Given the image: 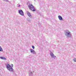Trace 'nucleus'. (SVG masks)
<instances>
[{
  "label": "nucleus",
  "mask_w": 76,
  "mask_h": 76,
  "mask_svg": "<svg viewBox=\"0 0 76 76\" xmlns=\"http://www.w3.org/2000/svg\"><path fill=\"white\" fill-rule=\"evenodd\" d=\"M50 55L51 56V58H54V59H55L56 57V56H55V55H54V54L52 52H50Z\"/></svg>",
  "instance_id": "20e7f679"
},
{
  "label": "nucleus",
  "mask_w": 76,
  "mask_h": 76,
  "mask_svg": "<svg viewBox=\"0 0 76 76\" xmlns=\"http://www.w3.org/2000/svg\"><path fill=\"white\" fill-rule=\"evenodd\" d=\"M3 1H9L8 0H3Z\"/></svg>",
  "instance_id": "4468645a"
},
{
  "label": "nucleus",
  "mask_w": 76,
  "mask_h": 76,
  "mask_svg": "<svg viewBox=\"0 0 76 76\" xmlns=\"http://www.w3.org/2000/svg\"><path fill=\"white\" fill-rule=\"evenodd\" d=\"M0 58L2 59V60H6V58L4 57L1 56L0 57Z\"/></svg>",
  "instance_id": "9d476101"
},
{
  "label": "nucleus",
  "mask_w": 76,
  "mask_h": 76,
  "mask_svg": "<svg viewBox=\"0 0 76 76\" xmlns=\"http://www.w3.org/2000/svg\"><path fill=\"white\" fill-rule=\"evenodd\" d=\"M18 5V7H20V6L19 5H17V6Z\"/></svg>",
  "instance_id": "dca6fc26"
},
{
  "label": "nucleus",
  "mask_w": 76,
  "mask_h": 76,
  "mask_svg": "<svg viewBox=\"0 0 76 76\" xmlns=\"http://www.w3.org/2000/svg\"><path fill=\"white\" fill-rule=\"evenodd\" d=\"M73 60L74 61V62H76V59L75 58L73 59Z\"/></svg>",
  "instance_id": "f8f14e48"
},
{
  "label": "nucleus",
  "mask_w": 76,
  "mask_h": 76,
  "mask_svg": "<svg viewBox=\"0 0 76 76\" xmlns=\"http://www.w3.org/2000/svg\"><path fill=\"white\" fill-rule=\"evenodd\" d=\"M28 20V22H31V20Z\"/></svg>",
  "instance_id": "2eb2a0df"
},
{
  "label": "nucleus",
  "mask_w": 76,
  "mask_h": 76,
  "mask_svg": "<svg viewBox=\"0 0 76 76\" xmlns=\"http://www.w3.org/2000/svg\"><path fill=\"white\" fill-rule=\"evenodd\" d=\"M33 72H34V71H33Z\"/></svg>",
  "instance_id": "f3484780"
},
{
  "label": "nucleus",
  "mask_w": 76,
  "mask_h": 76,
  "mask_svg": "<svg viewBox=\"0 0 76 76\" xmlns=\"http://www.w3.org/2000/svg\"><path fill=\"white\" fill-rule=\"evenodd\" d=\"M30 51L31 53H33V54H36V52L32 49H30Z\"/></svg>",
  "instance_id": "423d86ee"
},
{
  "label": "nucleus",
  "mask_w": 76,
  "mask_h": 76,
  "mask_svg": "<svg viewBox=\"0 0 76 76\" xmlns=\"http://www.w3.org/2000/svg\"><path fill=\"white\" fill-rule=\"evenodd\" d=\"M65 35L67 37V38H71L72 37V34L70 31L68 30H66L65 31Z\"/></svg>",
  "instance_id": "f03ea898"
},
{
  "label": "nucleus",
  "mask_w": 76,
  "mask_h": 76,
  "mask_svg": "<svg viewBox=\"0 0 76 76\" xmlns=\"http://www.w3.org/2000/svg\"><path fill=\"white\" fill-rule=\"evenodd\" d=\"M26 13L27 15H28L29 17L31 18H32V15H31V13H30L28 11H27L26 12Z\"/></svg>",
  "instance_id": "0eeeda50"
},
{
  "label": "nucleus",
  "mask_w": 76,
  "mask_h": 76,
  "mask_svg": "<svg viewBox=\"0 0 76 76\" xmlns=\"http://www.w3.org/2000/svg\"><path fill=\"white\" fill-rule=\"evenodd\" d=\"M58 18L59 20H63V18L60 15H59L58 16Z\"/></svg>",
  "instance_id": "1a4fd4ad"
},
{
  "label": "nucleus",
  "mask_w": 76,
  "mask_h": 76,
  "mask_svg": "<svg viewBox=\"0 0 76 76\" xmlns=\"http://www.w3.org/2000/svg\"><path fill=\"white\" fill-rule=\"evenodd\" d=\"M6 68L7 69L10 71V72H13V65L11 64V65H10L9 64H7L6 65Z\"/></svg>",
  "instance_id": "f257e3e1"
},
{
  "label": "nucleus",
  "mask_w": 76,
  "mask_h": 76,
  "mask_svg": "<svg viewBox=\"0 0 76 76\" xmlns=\"http://www.w3.org/2000/svg\"><path fill=\"white\" fill-rule=\"evenodd\" d=\"M32 48L33 49H34L35 48V47L34 46H32Z\"/></svg>",
  "instance_id": "ddd939ff"
},
{
  "label": "nucleus",
  "mask_w": 76,
  "mask_h": 76,
  "mask_svg": "<svg viewBox=\"0 0 76 76\" xmlns=\"http://www.w3.org/2000/svg\"><path fill=\"white\" fill-rule=\"evenodd\" d=\"M19 13L22 16H23V12L22 10H19Z\"/></svg>",
  "instance_id": "39448f33"
},
{
  "label": "nucleus",
  "mask_w": 76,
  "mask_h": 76,
  "mask_svg": "<svg viewBox=\"0 0 76 76\" xmlns=\"http://www.w3.org/2000/svg\"><path fill=\"white\" fill-rule=\"evenodd\" d=\"M28 8L30 10H31L32 12H35L36 11V9L32 4H29L28 5Z\"/></svg>",
  "instance_id": "7ed1b4c3"
},
{
  "label": "nucleus",
  "mask_w": 76,
  "mask_h": 76,
  "mask_svg": "<svg viewBox=\"0 0 76 76\" xmlns=\"http://www.w3.org/2000/svg\"><path fill=\"white\" fill-rule=\"evenodd\" d=\"M28 75L29 76H32V75H33V73H32V72L31 71H29L28 72Z\"/></svg>",
  "instance_id": "6e6552de"
},
{
  "label": "nucleus",
  "mask_w": 76,
  "mask_h": 76,
  "mask_svg": "<svg viewBox=\"0 0 76 76\" xmlns=\"http://www.w3.org/2000/svg\"><path fill=\"white\" fill-rule=\"evenodd\" d=\"M34 1H35V0H34Z\"/></svg>",
  "instance_id": "a211bd4d"
},
{
  "label": "nucleus",
  "mask_w": 76,
  "mask_h": 76,
  "mask_svg": "<svg viewBox=\"0 0 76 76\" xmlns=\"http://www.w3.org/2000/svg\"><path fill=\"white\" fill-rule=\"evenodd\" d=\"M0 51H3V49L0 46Z\"/></svg>",
  "instance_id": "9b49d317"
}]
</instances>
